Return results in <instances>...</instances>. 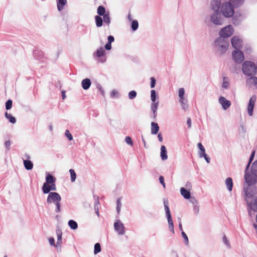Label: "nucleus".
<instances>
[{
    "label": "nucleus",
    "instance_id": "nucleus-1",
    "mask_svg": "<svg viewBox=\"0 0 257 257\" xmlns=\"http://www.w3.org/2000/svg\"><path fill=\"white\" fill-rule=\"evenodd\" d=\"M245 184L243 186V191L246 198L252 197L256 194V189L254 185L257 182V178H244ZM248 206V212L250 217H252V211L257 212V196L249 202L246 199Z\"/></svg>",
    "mask_w": 257,
    "mask_h": 257
},
{
    "label": "nucleus",
    "instance_id": "nucleus-2",
    "mask_svg": "<svg viewBox=\"0 0 257 257\" xmlns=\"http://www.w3.org/2000/svg\"><path fill=\"white\" fill-rule=\"evenodd\" d=\"M214 45L217 51L222 55L227 50L229 42L227 39L219 37L215 40Z\"/></svg>",
    "mask_w": 257,
    "mask_h": 257
},
{
    "label": "nucleus",
    "instance_id": "nucleus-3",
    "mask_svg": "<svg viewBox=\"0 0 257 257\" xmlns=\"http://www.w3.org/2000/svg\"><path fill=\"white\" fill-rule=\"evenodd\" d=\"M220 11L222 15L225 18H230L234 14V7L230 2L222 3Z\"/></svg>",
    "mask_w": 257,
    "mask_h": 257
},
{
    "label": "nucleus",
    "instance_id": "nucleus-4",
    "mask_svg": "<svg viewBox=\"0 0 257 257\" xmlns=\"http://www.w3.org/2000/svg\"><path fill=\"white\" fill-rule=\"evenodd\" d=\"M257 68L255 64L251 61H245L242 66V70L244 75L250 76L255 74Z\"/></svg>",
    "mask_w": 257,
    "mask_h": 257
},
{
    "label": "nucleus",
    "instance_id": "nucleus-5",
    "mask_svg": "<svg viewBox=\"0 0 257 257\" xmlns=\"http://www.w3.org/2000/svg\"><path fill=\"white\" fill-rule=\"evenodd\" d=\"M234 32V29L231 25H228L222 28L219 32L220 37L227 38L230 37Z\"/></svg>",
    "mask_w": 257,
    "mask_h": 257
},
{
    "label": "nucleus",
    "instance_id": "nucleus-6",
    "mask_svg": "<svg viewBox=\"0 0 257 257\" xmlns=\"http://www.w3.org/2000/svg\"><path fill=\"white\" fill-rule=\"evenodd\" d=\"M211 22L215 25H222L223 19L221 17L219 12H214L210 16Z\"/></svg>",
    "mask_w": 257,
    "mask_h": 257
},
{
    "label": "nucleus",
    "instance_id": "nucleus-7",
    "mask_svg": "<svg viewBox=\"0 0 257 257\" xmlns=\"http://www.w3.org/2000/svg\"><path fill=\"white\" fill-rule=\"evenodd\" d=\"M61 197L60 195L56 192H50L49 193L47 199V203L51 204L52 203L55 204L58 201H61Z\"/></svg>",
    "mask_w": 257,
    "mask_h": 257
},
{
    "label": "nucleus",
    "instance_id": "nucleus-8",
    "mask_svg": "<svg viewBox=\"0 0 257 257\" xmlns=\"http://www.w3.org/2000/svg\"><path fill=\"white\" fill-rule=\"evenodd\" d=\"M233 60L238 63H240L244 59V54L243 52L239 50H235L232 54Z\"/></svg>",
    "mask_w": 257,
    "mask_h": 257
},
{
    "label": "nucleus",
    "instance_id": "nucleus-9",
    "mask_svg": "<svg viewBox=\"0 0 257 257\" xmlns=\"http://www.w3.org/2000/svg\"><path fill=\"white\" fill-rule=\"evenodd\" d=\"M95 56L98 58L97 61L100 63L106 61V54L105 50L103 47H100L97 50L95 53Z\"/></svg>",
    "mask_w": 257,
    "mask_h": 257
},
{
    "label": "nucleus",
    "instance_id": "nucleus-10",
    "mask_svg": "<svg viewBox=\"0 0 257 257\" xmlns=\"http://www.w3.org/2000/svg\"><path fill=\"white\" fill-rule=\"evenodd\" d=\"M166 217L169 224V229L170 231L174 233L173 222L172 219L171 214L169 206H164Z\"/></svg>",
    "mask_w": 257,
    "mask_h": 257
},
{
    "label": "nucleus",
    "instance_id": "nucleus-11",
    "mask_svg": "<svg viewBox=\"0 0 257 257\" xmlns=\"http://www.w3.org/2000/svg\"><path fill=\"white\" fill-rule=\"evenodd\" d=\"M114 228L118 234L124 235L125 234V227L123 224L119 220L114 222Z\"/></svg>",
    "mask_w": 257,
    "mask_h": 257
},
{
    "label": "nucleus",
    "instance_id": "nucleus-12",
    "mask_svg": "<svg viewBox=\"0 0 257 257\" xmlns=\"http://www.w3.org/2000/svg\"><path fill=\"white\" fill-rule=\"evenodd\" d=\"M231 43L232 47L236 49L239 50L241 48L242 46V41L239 38L238 36H233L231 40Z\"/></svg>",
    "mask_w": 257,
    "mask_h": 257
},
{
    "label": "nucleus",
    "instance_id": "nucleus-13",
    "mask_svg": "<svg viewBox=\"0 0 257 257\" xmlns=\"http://www.w3.org/2000/svg\"><path fill=\"white\" fill-rule=\"evenodd\" d=\"M256 96L255 95H253L249 99L247 106V113L249 116L252 115L253 109L256 101Z\"/></svg>",
    "mask_w": 257,
    "mask_h": 257
},
{
    "label": "nucleus",
    "instance_id": "nucleus-14",
    "mask_svg": "<svg viewBox=\"0 0 257 257\" xmlns=\"http://www.w3.org/2000/svg\"><path fill=\"white\" fill-rule=\"evenodd\" d=\"M218 101L224 110H226L231 105L230 101L222 96L219 97Z\"/></svg>",
    "mask_w": 257,
    "mask_h": 257
},
{
    "label": "nucleus",
    "instance_id": "nucleus-15",
    "mask_svg": "<svg viewBox=\"0 0 257 257\" xmlns=\"http://www.w3.org/2000/svg\"><path fill=\"white\" fill-rule=\"evenodd\" d=\"M247 177H257V160L252 163L250 170H248Z\"/></svg>",
    "mask_w": 257,
    "mask_h": 257
},
{
    "label": "nucleus",
    "instance_id": "nucleus-16",
    "mask_svg": "<svg viewBox=\"0 0 257 257\" xmlns=\"http://www.w3.org/2000/svg\"><path fill=\"white\" fill-rule=\"evenodd\" d=\"M55 184L50 185L49 184L44 183L42 187V191L44 194L49 193L51 190H56Z\"/></svg>",
    "mask_w": 257,
    "mask_h": 257
},
{
    "label": "nucleus",
    "instance_id": "nucleus-17",
    "mask_svg": "<svg viewBox=\"0 0 257 257\" xmlns=\"http://www.w3.org/2000/svg\"><path fill=\"white\" fill-rule=\"evenodd\" d=\"M210 5L214 12H219L221 6V1L220 0H212L211 2Z\"/></svg>",
    "mask_w": 257,
    "mask_h": 257
},
{
    "label": "nucleus",
    "instance_id": "nucleus-18",
    "mask_svg": "<svg viewBox=\"0 0 257 257\" xmlns=\"http://www.w3.org/2000/svg\"><path fill=\"white\" fill-rule=\"evenodd\" d=\"M250 76L246 81L247 85L249 87H257V77L253 76Z\"/></svg>",
    "mask_w": 257,
    "mask_h": 257
},
{
    "label": "nucleus",
    "instance_id": "nucleus-19",
    "mask_svg": "<svg viewBox=\"0 0 257 257\" xmlns=\"http://www.w3.org/2000/svg\"><path fill=\"white\" fill-rule=\"evenodd\" d=\"M56 234L57 236V241L56 244V247L58 249L59 248H61V245L62 243V232L60 230H57Z\"/></svg>",
    "mask_w": 257,
    "mask_h": 257
},
{
    "label": "nucleus",
    "instance_id": "nucleus-20",
    "mask_svg": "<svg viewBox=\"0 0 257 257\" xmlns=\"http://www.w3.org/2000/svg\"><path fill=\"white\" fill-rule=\"evenodd\" d=\"M160 157L163 161L168 159L167 152L165 146L163 145L161 147Z\"/></svg>",
    "mask_w": 257,
    "mask_h": 257
},
{
    "label": "nucleus",
    "instance_id": "nucleus-21",
    "mask_svg": "<svg viewBox=\"0 0 257 257\" xmlns=\"http://www.w3.org/2000/svg\"><path fill=\"white\" fill-rule=\"evenodd\" d=\"M91 81L88 78H85L82 81L81 85L83 89L87 90L91 85Z\"/></svg>",
    "mask_w": 257,
    "mask_h": 257
},
{
    "label": "nucleus",
    "instance_id": "nucleus-22",
    "mask_svg": "<svg viewBox=\"0 0 257 257\" xmlns=\"http://www.w3.org/2000/svg\"><path fill=\"white\" fill-rule=\"evenodd\" d=\"M189 191L190 190L186 189L184 187H182L180 189L181 194L185 199H189L190 198L191 194Z\"/></svg>",
    "mask_w": 257,
    "mask_h": 257
},
{
    "label": "nucleus",
    "instance_id": "nucleus-23",
    "mask_svg": "<svg viewBox=\"0 0 257 257\" xmlns=\"http://www.w3.org/2000/svg\"><path fill=\"white\" fill-rule=\"evenodd\" d=\"M159 105V101H157L156 102H152L151 104V110L153 112V117L155 118L157 116V110L158 108Z\"/></svg>",
    "mask_w": 257,
    "mask_h": 257
},
{
    "label": "nucleus",
    "instance_id": "nucleus-24",
    "mask_svg": "<svg viewBox=\"0 0 257 257\" xmlns=\"http://www.w3.org/2000/svg\"><path fill=\"white\" fill-rule=\"evenodd\" d=\"M159 131L158 124L154 122L151 123V134L153 135L157 134Z\"/></svg>",
    "mask_w": 257,
    "mask_h": 257
},
{
    "label": "nucleus",
    "instance_id": "nucleus-25",
    "mask_svg": "<svg viewBox=\"0 0 257 257\" xmlns=\"http://www.w3.org/2000/svg\"><path fill=\"white\" fill-rule=\"evenodd\" d=\"M57 1V9L59 11H62L64 5L66 4V0H56Z\"/></svg>",
    "mask_w": 257,
    "mask_h": 257
},
{
    "label": "nucleus",
    "instance_id": "nucleus-26",
    "mask_svg": "<svg viewBox=\"0 0 257 257\" xmlns=\"http://www.w3.org/2000/svg\"><path fill=\"white\" fill-rule=\"evenodd\" d=\"M254 155H255V151H253L252 152L250 156L248 164L245 169V175H244V177H247V174L248 173V169H249V165L251 163L252 160L253 159Z\"/></svg>",
    "mask_w": 257,
    "mask_h": 257
},
{
    "label": "nucleus",
    "instance_id": "nucleus-27",
    "mask_svg": "<svg viewBox=\"0 0 257 257\" xmlns=\"http://www.w3.org/2000/svg\"><path fill=\"white\" fill-rule=\"evenodd\" d=\"M244 0H229L232 2V5L234 7L238 8L242 6L244 3Z\"/></svg>",
    "mask_w": 257,
    "mask_h": 257
},
{
    "label": "nucleus",
    "instance_id": "nucleus-28",
    "mask_svg": "<svg viewBox=\"0 0 257 257\" xmlns=\"http://www.w3.org/2000/svg\"><path fill=\"white\" fill-rule=\"evenodd\" d=\"M225 184L227 189L231 191L232 190L233 182L231 178H227L225 180Z\"/></svg>",
    "mask_w": 257,
    "mask_h": 257
},
{
    "label": "nucleus",
    "instance_id": "nucleus-29",
    "mask_svg": "<svg viewBox=\"0 0 257 257\" xmlns=\"http://www.w3.org/2000/svg\"><path fill=\"white\" fill-rule=\"evenodd\" d=\"M95 21L96 25L97 27H100L102 26L103 24V19L99 16H95Z\"/></svg>",
    "mask_w": 257,
    "mask_h": 257
},
{
    "label": "nucleus",
    "instance_id": "nucleus-30",
    "mask_svg": "<svg viewBox=\"0 0 257 257\" xmlns=\"http://www.w3.org/2000/svg\"><path fill=\"white\" fill-rule=\"evenodd\" d=\"M24 164L27 170H31L33 167V163L30 160H24Z\"/></svg>",
    "mask_w": 257,
    "mask_h": 257
},
{
    "label": "nucleus",
    "instance_id": "nucleus-31",
    "mask_svg": "<svg viewBox=\"0 0 257 257\" xmlns=\"http://www.w3.org/2000/svg\"><path fill=\"white\" fill-rule=\"evenodd\" d=\"M97 13L99 16H104L105 14V9L103 6H99L97 10Z\"/></svg>",
    "mask_w": 257,
    "mask_h": 257
},
{
    "label": "nucleus",
    "instance_id": "nucleus-32",
    "mask_svg": "<svg viewBox=\"0 0 257 257\" xmlns=\"http://www.w3.org/2000/svg\"><path fill=\"white\" fill-rule=\"evenodd\" d=\"M5 115L6 118L8 119L10 122L12 123H16V118L14 116H13L11 114H9L7 112H6Z\"/></svg>",
    "mask_w": 257,
    "mask_h": 257
},
{
    "label": "nucleus",
    "instance_id": "nucleus-33",
    "mask_svg": "<svg viewBox=\"0 0 257 257\" xmlns=\"http://www.w3.org/2000/svg\"><path fill=\"white\" fill-rule=\"evenodd\" d=\"M68 225L72 229H76L78 227L77 222L73 220H70L68 222Z\"/></svg>",
    "mask_w": 257,
    "mask_h": 257
},
{
    "label": "nucleus",
    "instance_id": "nucleus-34",
    "mask_svg": "<svg viewBox=\"0 0 257 257\" xmlns=\"http://www.w3.org/2000/svg\"><path fill=\"white\" fill-rule=\"evenodd\" d=\"M103 21L104 22V23L109 26V24L110 23V18L108 13L104 15L103 17Z\"/></svg>",
    "mask_w": 257,
    "mask_h": 257
},
{
    "label": "nucleus",
    "instance_id": "nucleus-35",
    "mask_svg": "<svg viewBox=\"0 0 257 257\" xmlns=\"http://www.w3.org/2000/svg\"><path fill=\"white\" fill-rule=\"evenodd\" d=\"M101 251V246L100 243H96L94 245V253L95 254H97Z\"/></svg>",
    "mask_w": 257,
    "mask_h": 257
},
{
    "label": "nucleus",
    "instance_id": "nucleus-36",
    "mask_svg": "<svg viewBox=\"0 0 257 257\" xmlns=\"http://www.w3.org/2000/svg\"><path fill=\"white\" fill-rule=\"evenodd\" d=\"M156 91L154 89L152 90L151 91V99L152 101V102H156Z\"/></svg>",
    "mask_w": 257,
    "mask_h": 257
},
{
    "label": "nucleus",
    "instance_id": "nucleus-37",
    "mask_svg": "<svg viewBox=\"0 0 257 257\" xmlns=\"http://www.w3.org/2000/svg\"><path fill=\"white\" fill-rule=\"evenodd\" d=\"M139 26L138 22L137 20H134L132 23L131 27L133 31H136L138 29Z\"/></svg>",
    "mask_w": 257,
    "mask_h": 257
},
{
    "label": "nucleus",
    "instance_id": "nucleus-38",
    "mask_svg": "<svg viewBox=\"0 0 257 257\" xmlns=\"http://www.w3.org/2000/svg\"><path fill=\"white\" fill-rule=\"evenodd\" d=\"M46 182L45 183L49 184L50 185L55 184L56 178H46Z\"/></svg>",
    "mask_w": 257,
    "mask_h": 257
},
{
    "label": "nucleus",
    "instance_id": "nucleus-39",
    "mask_svg": "<svg viewBox=\"0 0 257 257\" xmlns=\"http://www.w3.org/2000/svg\"><path fill=\"white\" fill-rule=\"evenodd\" d=\"M185 94V90L183 88H180L178 91V95L180 99H184V95Z\"/></svg>",
    "mask_w": 257,
    "mask_h": 257
},
{
    "label": "nucleus",
    "instance_id": "nucleus-40",
    "mask_svg": "<svg viewBox=\"0 0 257 257\" xmlns=\"http://www.w3.org/2000/svg\"><path fill=\"white\" fill-rule=\"evenodd\" d=\"M197 146H198V148L200 150V152L199 153V156H200V155H201L202 154H204L205 153V150L201 143H199L198 144Z\"/></svg>",
    "mask_w": 257,
    "mask_h": 257
},
{
    "label": "nucleus",
    "instance_id": "nucleus-41",
    "mask_svg": "<svg viewBox=\"0 0 257 257\" xmlns=\"http://www.w3.org/2000/svg\"><path fill=\"white\" fill-rule=\"evenodd\" d=\"M121 207V198H118L117 200L116 211L118 214L119 213Z\"/></svg>",
    "mask_w": 257,
    "mask_h": 257
},
{
    "label": "nucleus",
    "instance_id": "nucleus-42",
    "mask_svg": "<svg viewBox=\"0 0 257 257\" xmlns=\"http://www.w3.org/2000/svg\"><path fill=\"white\" fill-rule=\"evenodd\" d=\"M179 102L181 103L182 107L184 110H186L187 107L188 105L186 104V100L184 99H180Z\"/></svg>",
    "mask_w": 257,
    "mask_h": 257
},
{
    "label": "nucleus",
    "instance_id": "nucleus-43",
    "mask_svg": "<svg viewBox=\"0 0 257 257\" xmlns=\"http://www.w3.org/2000/svg\"><path fill=\"white\" fill-rule=\"evenodd\" d=\"M128 96L130 99H133L136 97L137 92L135 90H132L128 93Z\"/></svg>",
    "mask_w": 257,
    "mask_h": 257
},
{
    "label": "nucleus",
    "instance_id": "nucleus-44",
    "mask_svg": "<svg viewBox=\"0 0 257 257\" xmlns=\"http://www.w3.org/2000/svg\"><path fill=\"white\" fill-rule=\"evenodd\" d=\"M13 101L11 99H9L6 102V109L7 110L10 109L12 107Z\"/></svg>",
    "mask_w": 257,
    "mask_h": 257
},
{
    "label": "nucleus",
    "instance_id": "nucleus-45",
    "mask_svg": "<svg viewBox=\"0 0 257 257\" xmlns=\"http://www.w3.org/2000/svg\"><path fill=\"white\" fill-rule=\"evenodd\" d=\"M229 85V83L227 81V78L225 77H224L223 78V82L222 85V87H223L225 89H227Z\"/></svg>",
    "mask_w": 257,
    "mask_h": 257
},
{
    "label": "nucleus",
    "instance_id": "nucleus-46",
    "mask_svg": "<svg viewBox=\"0 0 257 257\" xmlns=\"http://www.w3.org/2000/svg\"><path fill=\"white\" fill-rule=\"evenodd\" d=\"M199 157L200 158L203 157L207 163H210V158L207 155V154L205 153L200 155Z\"/></svg>",
    "mask_w": 257,
    "mask_h": 257
},
{
    "label": "nucleus",
    "instance_id": "nucleus-47",
    "mask_svg": "<svg viewBox=\"0 0 257 257\" xmlns=\"http://www.w3.org/2000/svg\"><path fill=\"white\" fill-rule=\"evenodd\" d=\"M99 204V201H98V197H97V199L96 200L95 203L94 209H95V212H96V213L97 214V215L98 216L99 215L98 206Z\"/></svg>",
    "mask_w": 257,
    "mask_h": 257
},
{
    "label": "nucleus",
    "instance_id": "nucleus-48",
    "mask_svg": "<svg viewBox=\"0 0 257 257\" xmlns=\"http://www.w3.org/2000/svg\"><path fill=\"white\" fill-rule=\"evenodd\" d=\"M125 142L126 143H127L128 145L133 146V142L132 140V139L130 137H126L125 138Z\"/></svg>",
    "mask_w": 257,
    "mask_h": 257
},
{
    "label": "nucleus",
    "instance_id": "nucleus-49",
    "mask_svg": "<svg viewBox=\"0 0 257 257\" xmlns=\"http://www.w3.org/2000/svg\"><path fill=\"white\" fill-rule=\"evenodd\" d=\"M56 206L55 212H59L61 211V204L60 201H58L56 203L54 204Z\"/></svg>",
    "mask_w": 257,
    "mask_h": 257
},
{
    "label": "nucleus",
    "instance_id": "nucleus-50",
    "mask_svg": "<svg viewBox=\"0 0 257 257\" xmlns=\"http://www.w3.org/2000/svg\"><path fill=\"white\" fill-rule=\"evenodd\" d=\"M65 135L69 141H71L73 139L72 135L68 130L65 131Z\"/></svg>",
    "mask_w": 257,
    "mask_h": 257
},
{
    "label": "nucleus",
    "instance_id": "nucleus-51",
    "mask_svg": "<svg viewBox=\"0 0 257 257\" xmlns=\"http://www.w3.org/2000/svg\"><path fill=\"white\" fill-rule=\"evenodd\" d=\"M156 79L154 77H151V84L150 86L151 88H153L155 87L156 85Z\"/></svg>",
    "mask_w": 257,
    "mask_h": 257
},
{
    "label": "nucleus",
    "instance_id": "nucleus-52",
    "mask_svg": "<svg viewBox=\"0 0 257 257\" xmlns=\"http://www.w3.org/2000/svg\"><path fill=\"white\" fill-rule=\"evenodd\" d=\"M181 234H182V235L183 238L185 240L186 244H187V245L188 244V242H189L188 238L186 234L184 231H182Z\"/></svg>",
    "mask_w": 257,
    "mask_h": 257
},
{
    "label": "nucleus",
    "instance_id": "nucleus-53",
    "mask_svg": "<svg viewBox=\"0 0 257 257\" xmlns=\"http://www.w3.org/2000/svg\"><path fill=\"white\" fill-rule=\"evenodd\" d=\"M11 142L10 141H7L5 142V145L7 149V150L9 151L10 149Z\"/></svg>",
    "mask_w": 257,
    "mask_h": 257
},
{
    "label": "nucleus",
    "instance_id": "nucleus-54",
    "mask_svg": "<svg viewBox=\"0 0 257 257\" xmlns=\"http://www.w3.org/2000/svg\"><path fill=\"white\" fill-rule=\"evenodd\" d=\"M185 188L186 189H187L188 190H190V189L192 188V184H191V183L190 182H187L186 183V184H185Z\"/></svg>",
    "mask_w": 257,
    "mask_h": 257
},
{
    "label": "nucleus",
    "instance_id": "nucleus-55",
    "mask_svg": "<svg viewBox=\"0 0 257 257\" xmlns=\"http://www.w3.org/2000/svg\"><path fill=\"white\" fill-rule=\"evenodd\" d=\"M223 241L225 245H226L228 246H229V242L228 241L225 235H224L223 237Z\"/></svg>",
    "mask_w": 257,
    "mask_h": 257
},
{
    "label": "nucleus",
    "instance_id": "nucleus-56",
    "mask_svg": "<svg viewBox=\"0 0 257 257\" xmlns=\"http://www.w3.org/2000/svg\"><path fill=\"white\" fill-rule=\"evenodd\" d=\"M245 51L246 53L249 54L251 52V48L249 46H245Z\"/></svg>",
    "mask_w": 257,
    "mask_h": 257
},
{
    "label": "nucleus",
    "instance_id": "nucleus-57",
    "mask_svg": "<svg viewBox=\"0 0 257 257\" xmlns=\"http://www.w3.org/2000/svg\"><path fill=\"white\" fill-rule=\"evenodd\" d=\"M190 202L194 205H198V202L194 197H190Z\"/></svg>",
    "mask_w": 257,
    "mask_h": 257
},
{
    "label": "nucleus",
    "instance_id": "nucleus-58",
    "mask_svg": "<svg viewBox=\"0 0 257 257\" xmlns=\"http://www.w3.org/2000/svg\"><path fill=\"white\" fill-rule=\"evenodd\" d=\"M105 49L109 50L111 49V43L107 42L105 45Z\"/></svg>",
    "mask_w": 257,
    "mask_h": 257
},
{
    "label": "nucleus",
    "instance_id": "nucleus-59",
    "mask_svg": "<svg viewBox=\"0 0 257 257\" xmlns=\"http://www.w3.org/2000/svg\"><path fill=\"white\" fill-rule=\"evenodd\" d=\"M49 243L51 245L55 246L56 247V244H55V240L53 238L51 237L49 239Z\"/></svg>",
    "mask_w": 257,
    "mask_h": 257
},
{
    "label": "nucleus",
    "instance_id": "nucleus-60",
    "mask_svg": "<svg viewBox=\"0 0 257 257\" xmlns=\"http://www.w3.org/2000/svg\"><path fill=\"white\" fill-rule=\"evenodd\" d=\"M107 40L109 43H111L114 40V37L112 36H109L107 38Z\"/></svg>",
    "mask_w": 257,
    "mask_h": 257
},
{
    "label": "nucleus",
    "instance_id": "nucleus-61",
    "mask_svg": "<svg viewBox=\"0 0 257 257\" xmlns=\"http://www.w3.org/2000/svg\"><path fill=\"white\" fill-rule=\"evenodd\" d=\"M69 172L70 173V177H76V173L73 169H70Z\"/></svg>",
    "mask_w": 257,
    "mask_h": 257
},
{
    "label": "nucleus",
    "instance_id": "nucleus-62",
    "mask_svg": "<svg viewBox=\"0 0 257 257\" xmlns=\"http://www.w3.org/2000/svg\"><path fill=\"white\" fill-rule=\"evenodd\" d=\"M159 181L160 183L163 186L164 188H165V183L164 182V178H159Z\"/></svg>",
    "mask_w": 257,
    "mask_h": 257
},
{
    "label": "nucleus",
    "instance_id": "nucleus-63",
    "mask_svg": "<svg viewBox=\"0 0 257 257\" xmlns=\"http://www.w3.org/2000/svg\"><path fill=\"white\" fill-rule=\"evenodd\" d=\"M194 211L195 213H197L199 212V206L198 205H194V208H193Z\"/></svg>",
    "mask_w": 257,
    "mask_h": 257
},
{
    "label": "nucleus",
    "instance_id": "nucleus-64",
    "mask_svg": "<svg viewBox=\"0 0 257 257\" xmlns=\"http://www.w3.org/2000/svg\"><path fill=\"white\" fill-rule=\"evenodd\" d=\"M187 123L188 124V127L190 128L191 127V119L190 118H188Z\"/></svg>",
    "mask_w": 257,
    "mask_h": 257
}]
</instances>
